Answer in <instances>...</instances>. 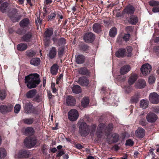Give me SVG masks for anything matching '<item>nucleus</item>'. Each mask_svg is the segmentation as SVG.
I'll use <instances>...</instances> for the list:
<instances>
[{"instance_id":"34","label":"nucleus","mask_w":159,"mask_h":159,"mask_svg":"<svg viewBox=\"0 0 159 159\" xmlns=\"http://www.w3.org/2000/svg\"><path fill=\"white\" fill-rule=\"evenodd\" d=\"M140 106L143 109L146 108L148 106V101L144 99L142 100L140 102Z\"/></svg>"},{"instance_id":"28","label":"nucleus","mask_w":159,"mask_h":159,"mask_svg":"<svg viewBox=\"0 0 159 159\" xmlns=\"http://www.w3.org/2000/svg\"><path fill=\"white\" fill-rule=\"evenodd\" d=\"M140 97V94L137 93L134 94L130 99V102L131 103H136L139 101V99Z\"/></svg>"},{"instance_id":"59","label":"nucleus","mask_w":159,"mask_h":159,"mask_svg":"<svg viewBox=\"0 0 159 159\" xmlns=\"http://www.w3.org/2000/svg\"><path fill=\"white\" fill-rule=\"evenodd\" d=\"M153 149H151L150 150L149 153V156H151L152 157V158H153L155 157V155L153 154Z\"/></svg>"},{"instance_id":"1","label":"nucleus","mask_w":159,"mask_h":159,"mask_svg":"<svg viewBox=\"0 0 159 159\" xmlns=\"http://www.w3.org/2000/svg\"><path fill=\"white\" fill-rule=\"evenodd\" d=\"M25 83L29 89L35 88L40 82L39 75L36 74H31L26 76L25 78Z\"/></svg>"},{"instance_id":"45","label":"nucleus","mask_w":159,"mask_h":159,"mask_svg":"<svg viewBox=\"0 0 159 159\" xmlns=\"http://www.w3.org/2000/svg\"><path fill=\"white\" fill-rule=\"evenodd\" d=\"M21 108L20 105L19 104L16 105L14 108V111L16 113H18L19 112Z\"/></svg>"},{"instance_id":"17","label":"nucleus","mask_w":159,"mask_h":159,"mask_svg":"<svg viewBox=\"0 0 159 159\" xmlns=\"http://www.w3.org/2000/svg\"><path fill=\"white\" fill-rule=\"evenodd\" d=\"M78 83L82 86H86L89 84V80L86 78L81 77L79 78Z\"/></svg>"},{"instance_id":"50","label":"nucleus","mask_w":159,"mask_h":159,"mask_svg":"<svg viewBox=\"0 0 159 159\" xmlns=\"http://www.w3.org/2000/svg\"><path fill=\"white\" fill-rule=\"evenodd\" d=\"M134 142L130 139H129L126 140L125 145L127 146H132L134 144Z\"/></svg>"},{"instance_id":"58","label":"nucleus","mask_w":159,"mask_h":159,"mask_svg":"<svg viewBox=\"0 0 159 159\" xmlns=\"http://www.w3.org/2000/svg\"><path fill=\"white\" fill-rule=\"evenodd\" d=\"M48 96L49 99L50 100L52 99L54 96L53 95L50 91H48L47 92Z\"/></svg>"},{"instance_id":"47","label":"nucleus","mask_w":159,"mask_h":159,"mask_svg":"<svg viewBox=\"0 0 159 159\" xmlns=\"http://www.w3.org/2000/svg\"><path fill=\"white\" fill-rule=\"evenodd\" d=\"M155 78L153 75H151L148 78V82L150 84L153 83L155 81Z\"/></svg>"},{"instance_id":"6","label":"nucleus","mask_w":159,"mask_h":159,"mask_svg":"<svg viewBox=\"0 0 159 159\" xmlns=\"http://www.w3.org/2000/svg\"><path fill=\"white\" fill-rule=\"evenodd\" d=\"M13 106L9 104L7 105H2L0 106V112L3 114L10 112L12 109Z\"/></svg>"},{"instance_id":"32","label":"nucleus","mask_w":159,"mask_h":159,"mask_svg":"<svg viewBox=\"0 0 159 159\" xmlns=\"http://www.w3.org/2000/svg\"><path fill=\"white\" fill-rule=\"evenodd\" d=\"M29 24V20L28 19L26 18L23 19L20 21V25L21 27H24L27 26Z\"/></svg>"},{"instance_id":"44","label":"nucleus","mask_w":159,"mask_h":159,"mask_svg":"<svg viewBox=\"0 0 159 159\" xmlns=\"http://www.w3.org/2000/svg\"><path fill=\"white\" fill-rule=\"evenodd\" d=\"M112 137L113 138V141L114 143L117 142L119 139V136L117 134L114 133L112 134Z\"/></svg>"},{"instance_id":"52","label":"nucleus","mask_w":159,"mask_h":159,"mask_svg":"<svg viewBox=\"0 0 159 159\" xmlns=\"http://www.w3.org/2000/svg\"><path fill=\"white\" fill-rule=\"evenodd\" d=\"M113 129V125L112 124H109L106 127V130H107L108 132L111 131Z\"/></svg>"},{"instance_id":"27","label":"nucleus","mask_w":159,"mask_h":159,"mask_svg":"<svg viewBox=\"0 0 159 159\" xmlns=\"http://www.w3.org/2000/svg\"><path fill=\"white\" fill-rule=\"evenodd\" d=\"M28 47L27 44L21 43L17 45V49L20 51H23L27 49Z\"/></svg>"},{"instance_id":"63","label":"nucleus","mask_w":159,"mask_h":159,"mask_svg":"<svg viewBox=\"0 0 159 159\" xmlns=\"http://www.w3.org/2000/svg\"><path fill=\"white\" fill-rule=\"evenodd\" d=\"M64 154V152L62 151H60L57 154L56 156L57 157H60L62 155Z\"/></svg>"},{"instance_id":"24","label":"nucleus","mask_w":159,"mask_h":159,"mask_svg":"<svg viewBox=\"0 0 159 159\" xmlns=\"http://www.w3.org/2000/svg\"><path fill=\"white\" fill-rule=\"evenodd\" d=\"M130 70V67L129 65H125L122 67L120 70V73L122 75L126 74Z\"/></svg>"},{"instance_id":"16","label":"nucleus","mask_w":159,"mask_h":159,"mask_svg":"<svg viewBox=\"0 0 159 159\" xmlns=\"http://www.w3.org/2000/svg\"><path fill=\"white\" fill-rule=\"evenodd\" d=\"M85 60V57L83 55H79L75 56V61L79 64L84 63Z\"/></svg>"},{"instance_id":"37","label":"nucleus","mask_w":159,"mask_h":159,"mask_svg":"<svg viewBox=\"0 0 159 159\" xmlns=\"http://www.w3.org/2000/svg\"><path fill=\"white\" fill-rule=\"evenodd\" d=\"M26 53L27 56L29 57H32L34 56L36 54L35 52L31 49L27 50Z\"/></svg>"},{"instance_id":"15","label":"nucleus","mask_w":159,"mask_h":159,"mask_svg":"<svg viewBox=\"0 0 159 159\" xmlns=\"http://www.w3.org/2000/svg\"><path fill=\"white\" fill-rule=\"evenodd\" d=\"M75 103V99L74 97L71 96H69L67 97L66 99V103L68 106H74Z\"/></svg>"},{"instance_id":"5","label":"nucleus","mask_w":159,"mask_h":159,"mask_svg":"<svg viewBox=\"0 0 159 159\" xmlns=\"http://www.w3.org/2000/svg\"><path fill=\"white\" fill-rule=\"evenodd\" d=\"M68 118L71 121L76 120L79 116L78 111L75 109H72L69 111L68 113Z\"/></svg>"},{"instance_id":"61","label":"nucleus","mask_w":159,"mask_h":159,"mask_svg":"<svg viewBox=\"0 0 159 159\" xmlns=\"http://www.w3.org/2000/svg\"><path fill=\"white\" fill-rule=\"evenodd\" d=\"M153 111L156 113H159V107H154Z\"/></svg>"},{"instance_id":"38","label":"nucleus","mask_w":159,"mask_h":159,"mask_svg":"<svg viewBox=\"0 0 159 159\" xmlns=\"http://www.w3.org/2000/svg\"><path fill=\"white\" fill-rule=\"evenodd\" d=\"M7 153L5 149L2 148H0V159L4 158L6 156Z\"/></svg>"},{"instance_id":"33","label":"nucleus","mask_w":159,"mask_h":159,"mask_svg":"<svg viewBox=\"0 0 159 159\" xmlns=\"http://www.w3.org/2000/svg\"><path fill=\"white\" fill-rule=\"evenodd\" d=\"M138 21V18L135 16H131L129 20V22L131 24L135 25Z\"/></svg>"},{"instance_id":"12","label":"nucleus","mask_w":159,"mask_h":159,"mask_svg":"<svg viewBox=\"0 0 159 159\" xmlns=\"http://www.w3.org/2000/svg\"><path fill=\"white\" fill-rule=\"evenodd\" d=\"M30 155V153L29 151L21 150L19 152L17 155H16V157L17 156V157L20 158L28 157Z\"/></svg>"},{"instance_id":"25","label":"nucleus","mask_w":159,"mask_h":159,"mask_svg":"<svg viewBox=\"0 0 159 159\" xmlns=\"http://www.w3.org/2000/svg\"><path fill=\"white\" fill-rule=\"evenodd\" d=\"M30 64L34 66H38L40 63V60L38 57L32 58L30 61Z\"/></svg>"},{"instance_id":"23","label":"nucleus","mask_w":159,"mask_h":159,"mask_svg":"<svg viewBox=\"0 0 159 159\" xmlns=\"http://www.w3.org/2000/svg\"><path fill=\"white\" fill-rule=\"evenodd\" d=\"M57 54L56 48L55 47H52L49 50L48 57L51 59L54 58Z\"/></svg>"},{"instance_id":"57","label":"nucleus","mask_w":159,"mask_h":159,"mask_svg":"<svg viewBox=\"0 0 159 159\" xmlns=\"http://www.w3.org/2000/svg\"><path fill=\"white\" fill-rule=\"evenodd\" d=\"M51 87L53 93H55L57 92V89L55 87V84L52 83L51 84Z\"/></svg>"},{"instance_id":"2","label":"nucleus","mask_w":159,"mask_h":159,"mask_svg":"<svg viewBox=\"0 0 159 159\" xmlns=\"http://www.w3.org/2000/svg\"><path fill=\"white\" fill-rule=\"evenodd\" d=\"M79 132L81 136H86L90 131L89 126L85 123L82 122L79 125Z\"/></svg>"},{"instance_id":"18","label":"nucleus","mask_w":159,"mask_h":159,"mask_svg":"<svg viewBox=\"0 0 159 159\" xmlns=\"http://www.w3.org/2000/svg\"><path fill=\"white\" fill-rule=\"evenodd\" d=\"M145 131L144 129L142 128H139L135 131L136 135L138 138H142L144 136Z\"/></svg>"},{"instance_id":"60","label":"nucleus","mask_w":159,"mask_h":159,"mask_svg":"<svg viewBox=\"0 0 159 159\" xmlns=\"http://www.w3.org/2000/svg\"><path fill=\"white\" fill-rule=\"evenodd\" d=\"M152 11L154 13L159 12V7H153Z\"/></svg>"},{"instance_id":"49","label":"nucleus","mask_w":159,"mask_h":159,"mask_svg":"<svg viewBox=\"0 0 159 159\" xmlns=\"http://www.w3.org/2000/svg\"><path fill=\"white\" fill-rule=\"evenodd\" d=\"M6 94L5 91L3 90L0 91V99H4L6 97Z\"/></svg>"},{"instance_id":"4","label":"nucleus","mask_w":159,"mask_h":159,"mask_svg":"<svg viewBox=\"0 0 159 159\" xmlns=\"http://www.w3.org/2000/svg\"><path fill=\"white\" fill-rule=\"evenodd\" d=\"M23 108L25 112L27 114L34 113L35 108L30 102H25L24 103Z\"/></svg>"},{"instance_id":"40","label":"nucleus","mask_w":159,"mask_h":159,"mask_svg":"<svg viewBox=\"0 0 159 159\" xmlns=\"http://www.w3.org/2000/svg\"><path fill=\"white\" fill-rule=\"evenodd\" d=\"M89 99L88 98H84L82 100L81 103L82 106L85 107L89 104Z\"/></svg>"},{"instance_id":"8","label":"nucleus","mask_w":159,"mask_h":159,"mask_svg":"<svg viewBox=\"0 0 159 159\" xmlns=\"http://www.w3.org/2000/svg\"><path fill=\"white\" fill-rule=\"evenodd\" d=\"M95 35L93 33L89 32L86 33L84 37V40L86 43H92L95 39Z\"/></svg>"},{"instance_id":"46","label":"nucleus","mask_w":159,"mask_h":159,"mask_svg":"<svg viewBox=\"0 0 159 159\" xmlns=\"http://www.w3.org/2000/svg\"><path fill=\"white\" fill-rule=\"evenodd\" d=\"M81 49L85 52H87L89 49V47L86 45H83L81 47Z\"/></svg>"},{"instance_id":"3","label":"nucleus","mask_w":159,"mask_h":159,"mask_svg":"<svg viewBox=\"0 0 159 159\" xmlns=\"http://www.w3.org/2000/svg\"><path fill=\"white\" fill-rule=\"evenodd\" d=\"M36 142L37 139L34 137H28L24 141L25 145L28 148L34 147L36 144Z\"/></svg>"},{"instance_id":"21","label":"nucleus","mask_w":159,"mask_h":159,"mask_svg":"<svg viewBox=\"0 0 159 159\" xmlns=\"http://www.w3.org/2000/svg\"><path fill=\"white\" fill-rule=\"evenodd\" d=\"M37 93V90L35 89L30 90L26 94V96L28 98H34Z\"/></svg>"},{"instance_id":"11","label":"nucleus","mask_w":159,"mask_h":159,"mask_svg":"<svg viewBox=\"0 0 159 159\" xmlns=\"http://www.w3.org/2000/svg\"><path fill=\"white\" fill-rule=\"evenodd\" d=\"M33 38V34L30 32H29L24 34L21 37V40L26 42H29L31 41Z\"/></svg>"},{"instance_id":"31","label":"nucleus","mask_w":159,"mask_h":159,"mask_svg":"<svg viewBox=\"0 0 159 159\" xmlns=\"http://www.w3.org/2000/svg\"><path fill=\"white\" fill-rule=\"evenodd\" d=\"M34 133L33 129L31 127H28L25 129V134L26 135H33Z\"/></svg>"},{"instance_id":"55","label":"nucleus","mask_w":159,"mask_h":159,"mask_svg":"<svg viewBox=\"0 0 159 159\" xmlns=\"http://www.w3.org/2000/svg\"><path fill=\"white\" fill-rule=\"evenodd\" d=\"M130 36V35L129 34H125L123 37V39L125 41L127 42L129 40Z\"/></svg>"},{"instance_id":"51","label":"nucleus","mask_w":159,"mask_h":159,"mask_svg":"<svg viewBox=\"0 0 159 159\" xmlns=\"http://www.w3.org/2000/svg\"><path fill=\"white\" fill-rule=\"evenodd\" d=\"M66 43V39H65L64 38H61L60 39H59V45L65 44Z\"/></svg>"},{"instance_id":"54","label":"nucleus","mask_w":159,"mask_h":159,"mask_svg":"<svg viewBox=\"0 0 159 159\" xmlns=\"http://www.w3.org/2000/svg\"><path fill=\"white\" fill-rule=\"evenodd\" d=\"M97 137H98V138H101L102 135H103L102 131L100 130H99V129H97Z\"/></svg>"},{"instance_id":"42","label":"nucleus","mask_w":159,"mask_h":159,"mask_svg":"<svg viewBox=\"0 0 159 159\" xmlns=\"http://www.w3.org/2000/svg\"><path fill=\"white\" fill-rule=\"evenodd\" d=\"M127 51V54H126L128 57H130L132 55V48L130 46H128L126 48Z\"/></svg>"},{"instance_id":"36","label":"nucleus","mask_w":159,"mask_h":159,"mask_svg":"<svg viewBox=\"0 0 159 159\" xmlns=\"http://www.w3.org/2000/svg\"><path fill=\"white\" fill-rule=\"evenodd\" d=\"M53 34V30L51 29H47L44 33V35L46 38H50Z\"/></svg>"},{"instance_id":"13","label":"nucleus","mask_w":159,"mask_h":159,"mask_svg":"<svg viewBox=\"0 0 159 159\" xmlns=\"http://www.w3.org/2000/svg\"><path fill=\"white\" fill-rule=\"evenodd\" d=\"M145 81L142 79L139 80L135 83L134 86L137 89H141L144 88L146 86Z\"/></svg>"},{"instance_id":"22","label":"nucleus","mask_w":159,"mask_h":159,"mask_svg":"<svg viewBox=\"0 0 159 159\" xmlns=\"http://www.w3.org/2000/svg\"><path fill=\"white\" fill-rule=\"evenodd\" d=\"M134 11L135 9L134 7L128 6L124 10V12L128 14H131L134 13Z\"/></svg>"},{"instance_id":"7","label":"nucleus","mask_w":159,"mask_h":159,"mask_svg":"<svg viewBox=\"0 0 159 159\" xmlns=\"http://www.w3.org/2000/svg\"><path fill=\"white\" fill-rule=\"evenodd\" d=\"M152 70V66L149 64H145L142 66L141 68V70L143 75L149 74Z\"/></svg>"},{"instance_id":"29","label":"nucleus","mask_w":159,"mask_h":159,"mask_svg":"<svg viewBox=\"0 0 159 159\" xmlns=\"http://www.w3.org/2000/svg\"><path fill=\"white\" fill-rule=\"evenodd\" d=\"M8 6V3L6 2L3 3L0 6V10L3 13H5L7 9Z\"/></svg>"},{"instance_id":"10","label":"nucleus","mask_w":159,"mask_h":159,"mask_svg":"<svg viewBox=\"0 0 159 159\" xmlns=\"http://www.w3.org/2000/svg\"><path fill=\"white\" fill-rule=\"evenodd\" d=\"M149 99L151 102L156 104L159 102V95L155 93H151L149 96Z\"/></svg>"},{"instance_id":"41","label":"nucleus","mask_w":159,"mask_h":159,"mask_svg":"<svg viewBox=\"0 0 159 159\" xmlns=\"http://www.w3.org/2000/svg\"><path fill=\"white\" fill-rule=\"evenodd\" d=\"M23 121L25 124L30 125L33 123L34 119L33 118H25L23 119Z\"/></svg>"},{"instance_id":"53","label":"nucleus","mask_w":159,"mask_h":159,"mask_svg":"<svg viewBox=\"0 0 159 159\" xmlns=\"http://www.w3.org/2000/svg\"><path fill=\"white\" fill-rule=\"evenodd\" d=\"M105 125L103 123H100L98 126V127L97 128L99 130H102V131L103 129H104L105 127Z\"/></svg>"},{"instance_id":"14","label":"nucleus","mask_w":159,"mask_h":159,"mask_svg":"<svg viewBox=\"0 0 159 159\" xmlns=\"http://www.w3.org/2000/svg\"><path fill=\"white\" fill-rule=\"evenodd\" d=\"M115 55L118 57H124L126 55L125 49L122 48L119 49L116 52Z\"/></svg>"},{"instance_id":"20","label":"nucleus","mask_w":159,"mask_h":159,"mask_svg":"<svg viewBox=\"0 0 159 159\" xmlns=\"http://www.w3.org/2000/svg\"><path fill=\"white\" fill-rule=\"evenodd\" d=\"M138 78V75L136 74H131L128 80V83L130 85H132L137 80Z\"/></svg>"},{"instance_id":"9","label":"nucleus","mask_w":159,"mask_h":159,"mask_svg":"<svg viewBox=\"0 0 159 159\" xmlns=\"http://www.w3.org/2000/svg\"><path fill=\"white\" fill-rule=\"evenodd\" d=\"M146 119L148 122L152 123L155 122L157 120L158 116L153 113L149 112L146 116Z\"/></svg>"},{"instance_id":"30","label":"nucleus","mask_w":159,"mask_h":159,"mask_svg":"<svg viewBox=\"0 0 159 159\" xmlns=\"http://www.w3.org/2000/svg\"><path fill=\"white\" fill-rule=\"evenodd\" d=\"M78 72L79 74L82 75H89L90 72L86 68H81L78 69Z\"/></svg>"},{"instance_id":"64","label":"nucleus","mask_w":159,"mask_h":159,"mask_svg":"<svg viewBox=\"0 0 159 159\" xmlns=\"http://www.w3.org/2000/svg\"><path fill=\"white\" fill-rule=\"evenodd\" d=\"M113 148L115 151H117L119 149V147L118 145H115L113 147Z\"/></svg>"},{"instance_id":"56","label":"nucleus","mask_w":159,"mask_h":159,"mask_svg":"<svg viewBox=\"0 0 159 159\" xmlns=\"http://www.w3.org/2000/svg\"><path fill=\"white\" fill-rule=\"evenodd\" d=\"M56 14L55 13H52L48 16V20H51L53 18L55 17Z\"/></svg>"},{"instance_id":"43","label":"nucleus","mask_w":159,"mask_h":159,"mask_svg":"<svg viewBox=\"0 0 159 159\" xmlns=\"http://www.w3.org/2000/svg\"><path fill=\"white\" fill-rule=\"evenodd\" d=\"M149 5L152 7L159 6V2L156 1L152 0L149 2Z\"/></svg>"},{"instance_id":"62","label":"nucleus","mask_w":159,"mask_h":159,"mask_svg":"<svg viewBox=\"0 0 159 159\" xmlns=\"http://www.w3.org/2000/svg\"><path fill=\"white\" fill-rule=\"evenodd\" d=\"M154 51L155 52H159V46H155L153 48Z\"/></svg>"},{"instance_id":"35","label":"nucleus","mask_w":159,"mask_h":159,"mask_svg":"<svg viewBox=\"0 0 159 159\" xmlns=\"http://www.w3.org/2000/svg\"><path fill=\"white\" fill-rule=\"evenodd\" d=\"M72 90L74 93L78 94L81 92V89L79 86L75 85L72 87Z\"/></svg>"},{"instance_id":"48","label":"nucleus","mask_w":159,"mask_h":159,"mask_svg":"<svg viewBox=\"0 0 159 159\" xmlns=\"http://www.w3.org/2000/svg\"><path fill=\"white\" fill-rule=\"evenodd\" d=\"M64 49L63 47H61L58 49V55L59 56H62L64 54Z\"/></svg>"},{"instance_id":"19","label":"nucleus","mask_w":159,"mask_h":159,"mask_svg":"<svg viewBox=\"0 0 159 159\" xmlns=\"http://www.w3.org/2000/svg\"><path fill=\"white\" fill-rule=\"evenodd\" d=\"M102 26L100 24L95 23L93 25L92 28L94 32L99 33L102 31Z\"/></svg>"},{"instance_id":"39","label":"nucleus","mask_w":159,"mask_h":159,"mask_svg":"<svg viewBox=\"0 0 159 159\" xmlns=\"http://www.w3.org/2000/svg\"><path fill=\"white\" fill-rule=\"evenodd\" d=\"M117 30L115 28H112L111 29L109 32V34L110 37H114L116 34Z\"/></svg>"},{"instance_id":"26","label":"nucleus","mask_w":159,"mask_h":159,"mask_svg":"<svg viewBox=\"0 0 159 159\" xmlns=\"http://www.w3.org/2000/svg\"><path fill=\"white\" fill-rule=\"evenodd\" d=\"M58 68L59 66L56 64H55L52 65L51 68V72L52 75H56L57 74Z\"/></svg>"}]
</instances>
